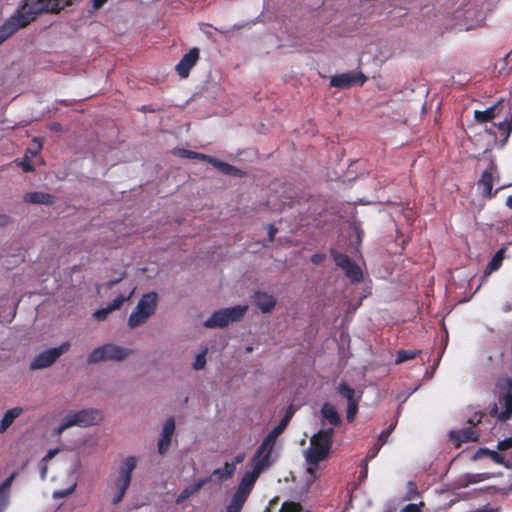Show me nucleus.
I'll list each match as a JSON object with an SVG mask.
<instances>
[{
	"instance_id": "nucleus-1",
	"label": "nucleus",
	"mask_w": 512,
	"mask_h": 512,
	"mask_svg": "<svg viewBox=\"0 0 512 512\" xmlns=\"http://www.w3.org/2000/svg\"><path fill=\"white\" fill-rule=\"evenodd\" d=\"M333 433L334 430L332 428L322 429L311 437L310 446L304 452L307 473L306 481L308 483L313 482L318 477L320 464L328 457Z\"/></svg>"
},
{
	"instance_id": "nucleus-2",
	"label": "nucleus",
	"mask_w": 512,
	"mask_h": 512,
	"mask_svg": "<svg viewBox=\"0 0 512 512\" xmlns=\"http://www.w3.org/2000/svg\"><path fill=\"white\" fill-rule=\"evenodd\" d=\"M138 460L134 456H128L122 460L114 473H112L107 481V491L114 505L119 504L132 481V474L137 466Z\"/></svg>"
},
{
	"instance_id": "nucleus-3",
	"label": "nucleus",
	"mask_w": 512,
	"mask_h": 512,
	"mask_svg": "<svg viewBox=\"0 0 512 512\" xmlns=\"http://www.w3.org/2000/svg\"><path fill=\"white\" fill-rule=\"evenodd\" d=\"M104 418L103 412L97 408H83L70 410L62 415L53 434L60 436L65 430L72 427L87 428L99 425Z\"/></svg>"
},
{
	"instance_id": "nucleus-4",
	"label": "nucleus",
	"mask_w": 512,
	"mask_h": 512,
	"mask_svg": "<svg viewBox=\"0 0 512 512\" xmlns=\"http://www.w3.org/2000/svg\"><path fill=\"white\" fill-rule=\"evenodd\" d=\"M81 0H26L22 7L12 15L21 28L34 20L35 15L43 11L58 12L68 5H73Z\"/></svg>"
},
{
	"instance_id": "nucleus-5",
	"label": "nucleus",
	"mask_w": 512,
	"mask_h": 512,
	"mask_svg": "<svg viewBox=\"0 0 512 512\" xmlns=\"http://www.w3.org/2000/svg\"><path fill=\"white\" fill-rule=\"evenodd\" d=\"M157 305L158 294L156 292L144 294L132 310L128 318V326L130 328H136L146 323V321L154 315Z\"/></svg>"
},
{
	"instance_id": "nucleus-6",
	"label": "nucleus",
	"mask_w": 512,
	"mask_h": 512,
	"mask_svg": "<svg viewBox=\"0 0 512 512\" xmlns=\"http://www.w3.org/2000/svg\"><path fill=\"white\" fill-rule=\"evenodd\" d=\"M248 309L247 305H237L215 311L205 322L207 328H223L232 322L240 320Z\"/></svg>"
},
{
	"instance_id": "nucleus-7",
	"label": "nucleus",
	"mask_w": 512,
	"mask_h": 512,
	"mask_svg": "<svg viewBox=\"0 0 512 512\" xmlns=\"http://www.w3.org/2000/svg\"><path fill=\"white\" fill-rule=\"evenodd\" d=\"M132 354V351L122 346L108 343L99 346L91 351L88 356L89 363H99L102 361H122Z\"/></svg>"
},
{
	"instance_id": "nucleus-8",
	"label": "nucleus",
	"mask_w": 512,
	"mask_h": 512,
	"mask_svg": "<svg viewBox=\"0 0 512 512\" xmlns=\"http://www.w3.org/2000/svg\"><path fill=\"white\" fill-rule=\"evenodd\" d=\"M498 451L488 449H480L476 457L481 455L489 456L495 463L503 465L507 468L512 467V435L499 441L497 445Z\"/></svg>"
},
{
	"instance_id": "nucleus-9",
	"label": "nucleus",
	"mask_w": 512,
	"mask_h": 512,
	"mask_svg": "<svg viewBox=\"0 0 512 512\" xmlns=\"http://www.w3.org/2000/svg\"><path fill=\"white\" fill-rule=\"evenodd\" d=\"M503 394H500L491 410V414L499 420H508L512 415V382L507 379L504 382Z\"/></svg>"
},
{
	"instance_id": "nucleus-10",
	"label": "nucleus",
	"mask_w": 512,
	"mask_h": 512,
	"mask_svg": "<svg viewBox=\"0 0 512 512\" xmlns=\"http://www.w3.org/2000/svg\"><path fill=\"white\" fill-rule=\"evenodd\" d=\"M70 343L64 342L58 347L47 349L38 354L30 364L33 370L44 369L51 366L61 355L70 349Z\"/></svg>"
},
{
	"instance_id": "nucleus-11",
	"label": "nucleus",
	"mask_w": 512,
	"mask_h": 512,
	"mask_svg": "<svg viewBox=\"0 0 512 512\" xmlns=\"http://www.w3.org/2000/svg\"><path fill=\"white\" fill-rule=\"evenodd\" d=\"M276 459L277 453L275 447L262 442L252 458V469L261 474L264 470L268 469Z\"/></svg>"
},
{
	"instance_id": "nucleus-12",
	"label": "nucleus",
	"mask_w": 512,
	"mask_h": 512,
	"mask_svg": "<svg viewBox=\"0 0 512 512\" xmlns=\"http://www.w3.org/2000/svg\"><path fill=\"white\" fill-rule=\"evenodd\" d=\"M366 80L367 77L363 73L350 71L333 75L330 78V85L338 89H348L356 85L362 86Z\"/></svg>"
},
{
	"instance_id": "nucleus-13",
	"label": "nucleus",
	"mask_w": 512,
	"mask_h": 512,
	"mask_svg": "<svg viewBox=\"0 0 512 512\" xmlns=\"http://www.w3.org/2000/svg\"><path fill=\"white\" fill-rule=\"evenodd\" d=\"M334 260L345 273V275L352 282H360L363 278V273L361 268L354 263L348 256L343 254H336L334 256Z\"/></svg>"
},
{
	"instance_id": "nucleus-14",
	"label": "nucleus",
	"mask_w": 512,
	"mask_h": 512,
	"mask_svg": "<svg viewBox=\"0 0 512 512\" xmlns=\"http://www.w3.org/2000/svg\"><path fill=\"white\" fill-rule=\"evenodd\" d=\"M174 431L175 421L173 418H168L163 424L158 440L157 449L159 454L163 455L169 450Z\"/></svg>"
},
{
	"instance_id": "nucleus-15",
	"label": "nucleus",
	"mask_w": 512,
	"mask_h": 512,
	"mask_svg": "<svg viewBox=\"0 0 512 512\" xmlns=\"http://www.w3.org/2000/svg\"><path fill=\"white\" fill-rule=\"evenodd\" d=\"M199 59V49L192 48L186 53L176 65L175 69L180 77L186 78L189 75L191 68L197 63Z\"/></svg>"
},
{
	"instance_id": "nucleus-16",
	"label": "nucleus",
	"mask_w": 512,
	"mask_h": 512,
	"mask_svg": "<svg viewBox=\"0 0 512 512\" xmlns=\"http://www.w3.org/2000/svg\"><path fill=\"white\" fill-rule=\"evenodd\" d=\"M260 473L252 469L251 472L245 473V475L242 478V481L237 489V491L234 493L235 496H238L244 500H247V497L256 481V479L259 477Z\"/></svg>"
},
{
	"instance_id": "nucleus-17",
	"label": "nucleus",
	"mask_w": 512,
	"mask_h": 512,
	"mask_svg": "<svg viewBox=\"0 0 512 512\" xmlns=\"http://www.w3.org/2000/svg\"><path fill=\"white\" fill-rule=\"evenodd\" d=\"M496 169L494 165H490L482 174L481 179L478 182V188L484 196L491 197L494 175Z\"/></svg>"
},
{
	"instance_id": "nucleus-18",
	"label": "nucleus",
	"mask_w": 512,
	"mask_h": 512,
	"mask_svg": "<svg viewBox=\"0 0 512 512\" xmlns=\"http://www.w3.org/2000/svg\"><path fill=\"white\" fill-rule=\"evenodd\" d=\"M135 291L136 286L133 283L123 284L120 294L108 305L113 311L119 310L126 301L130 300Z\"/></svg>"
},
{
	"instance_id": "nucleus-19",
	"label": "nucleus",
	"mask_w": 512,
	"mask_h": 512,
	"mask_svg": "<svg viewBox=\"0 0 512 512\" xmlns=\"http://www.w3.org/2000/svg\"><path fill=\"white\" fill-rule=\"evenodd\" d=\"M24 412L22 407H13L8 409L0 419V434L5 433L14 421Z\"/></svg>"
},
{
	"instance_id": "nucleus-20",
	"label": "nucleus",
	"mask_w": 512,
	"mask_h": 512,
	"mask_svg": "<svg viewBox=\"0 0 512 512\" xmlns=\"http://www.w3.org/2000/svg\"><path fill=\"white\" fill-rule=\"evenodd\" d=\"M478 436L479 433L474 427L450 432V438L454 440L457 445L463 442L475 441L478 439Z\"/></svg>"
},
{
	"instance_id": "nucleus-21",
	"label": "nucleus",
	"mask_w": 512,
	"mask_h": 512,
	"mask_svg": "<svg viewBox=\"0 0 512 512\" xmlns=\"http://www.w3.org/2000/svg\"><path fill=\"white\" fill-rule=\"evenodd\" d=\"M254 303L263 313H268L274 309L276 300L268 293L257 292L254 296Z\"/></svg>"
},
{
	"instance_id": "nucleus-22",
	"label": "nucleus",
	"mask_w": 512,
	"mask_h": 512,
	"mask_svg": "<svg viewBox=\"0 0 512 512\" xmlns=\"http://www.w3.org/2000/svg\"><path fill=\"white\" fill-rule=\"evenodd\" d=\"M16 473H12L1 485H0V512H4L9 505L10 499V488Z\"/></svg>"
},
{
	"instance_id": "nucleus-23",
	"label": "nucleus",
	"mask_w": 512,
	"mask_h": 512,
	"mask_svg": "<svg viewBox=\"0 0 512 512\" xmlns=\"http://www.w3.org/2000/svg\"><path fill=\"white\" fill-rule=\"evenodd\" d=\"M208 478H201L198 479L195 483L187 486L185 489H183L180 494L178 495L176 499L177 504L183 503L185 500H187L189 497L197 493L207 482Z\"/></svg>"
},
{
	"instance_id": "nucleus-24",
	"label": "nucleus",
	"mask_w": 512,
	"mask_h": 512,
	"mask_svg": "<svg viewBox=\"0 0 512 512\" xmlns=\"http://www.w3.org/2000/svg\"><path fill=\"white\" fill-rule=\"evenodd\" d=\"M26 203L31 204H52L54 203V196L44 192H28L23 196Z\"/></svg>"
},
{
	"instance_id": "nucleus-25",
	"label": "nucleus",
	"mask_w": 512,
	"mask_h": 512,
	"mask_svg": "<svg viewBox=\"0 0 512 512\" xmlns=\"http://www.w3.org/2000/svg\"><path fill=\"white\" fill-rule=\"evenodd\" d=\"M20 25L12 16L0 27V45L20 29Z\"/></svg>"
},
{
	"instance_id": "nucleus-26",
	"label": "nucleus",
	"mask_w": 512,
	"mask_h": 512,
	"mask_svg": "<svg viewBox=\"0 0 512 512\" xmlns=\"http://www.w3.org/2000/svg\"><path fill=\"white\" fill-rule=\"evenodd\" d=\"M507 250V247L504 246L502 247L501 249H499L495 254L494 256L492 257V259L490 260V262L487 264L486 268H485V271L484 273L486 275H490L492 274L493 272L497 271L501 265H502V261L504 260L505 258V252Z\"/></svg>"
},
{
	"instance_id": "nucleus-27",
	"label": "nucleus",
	"mask_w": 512,
	"mask_h": 512,
	"mask_svg": "<svg viewBox=\"0 0 512 512\" xmlns=\"http://www.w3.org/2000/svg\"><path fill=\"white\" fill-rule=\"evenodd\" d=\"M502 101H499L496 105H493L487 108L484 111H474V118L476 121L483 123L487 121H491L497 116L498 106Z\"/></svg>"
},
{
	"instance_id": "nucleus-28",
	"label": "nucleus",
	"mask_w": 512,
	"mask_h": 512,
	"mask_svg": "<svg viewBox=\"0 0 512 512\" xmlns=\"http://www.w3.org/2000/svg\"><path fill=\"white\" fill-rule=\"evenodd\" d=\"M322 417L327 420L331 425H338L340 423V417L335 407L329 403H325L321 409Z\"/></svg>"
},
{
	"instance_id": "nucleus-29",
	"label": "nucleus",
	"mask_w": 512,
	"mask_h": 512,
	"mask_svg": "<svg viewBox=\"0 0 512 512\" xmlns=\"http://www.w3.org/2000/svg\"><path fill=\"white\" fill-rule=\"evenodd\" d=\"M337 392L345 397L348 403L359 402L361 399V394H357L356 391L346 383H340L337 387Z\"/></svg>"
},
{
	"instance_id": "nucleus-30",
	"label": "nucleus",
	"mask_w": 512,
	"mask_h": 512,
	"mask_svg": "<svg viewBox=\"0 0 512 512\" xmlns=\"http://www.w3.org/2000/svg\"><path fill=\"white\" fill-rule=\"evenodd\" d=\"M210 164H212L216 169L221 171L223 174L234 175V176L241 175V171L238 170L236 167H234L226 162H223L221 160H218L216 158L214 160H210Z\"/></svg>"
},
{
	"instance_id": "nucleus-31",
	"label": "nucleus",
	"mask_w": 512,
	"mask_h": 512,
	"mask_svg": "<svg viewBox=\"0 0 512 512\" xmlns=\"http://www.w3.org/2000/svg\"><path fill=\"white\" fill-rule=\"evenodd\" d=\"M487 473H476V474H465L459 480V485L462 487H467L471 484L482 482L488 479Z\"/></svg>"
},
{
	"instance_id": "nucleus-32",
	"label": "nucleus",
	"mask_w": 512,
	"mask_h": 512,
	"mask_svg": "<svg viewBox=\"0 0 512 512\" xmlns=\"http://www.w3.org/2000/svg\"><path fill=\"white\" fill-rule=\"evenodd\" d=\"M235 472V463H225L224 467L217 468L213 471L212 475L218 477L219 480H226Z\"/></svg>"
},
{
	"instance_id": "nucleus-33",
	"label": "nucleus",
	"mask_w": 512,
	"mask_h": 512,
	"mask_svg": "<svg viewBox=\"0 0 512 512\" xmlns=\"http://www.w3.org/2000/svg\"><path fill=\"white\" fill-rule=\"evenodd\" d=\"M285 430V427L281 424H278L277 426H275L269 433L268 435L265 437V439L263 440L264 443L270 445V446H273L275 447L276 445V440L278 438V436L280 434H282V432Z\"/></svg>"
},
{
	"instance_id": "nucleus-34",
	"label": "nucleus",
	"mask_w": 512,
	"mask_h": 512,
	"mask_svg": "<svg viewBox=\"0 0 512 512\" xmlns=\"http://www.w3.org/2000/svg\"><path fill=\"white\" fill-rule=\"evenodd\" d=\"M208 353V348H203L194 358L192 362V368L194 370H201L206 365V356Z\"/></svg>"
},
{
	"instance_id": "nucleus-35",
	"label": "nucleus",
	"mask_w": 512,
	"mask_h": 512,
	"mask_svg": "<svg viewBox=\"0 0 512 512\" xmlns=\"http://www.w3.org/2000/svg\"><path fill=\"white\" fill-rule=\"evenodd\" d=\"M419 354L418 350H400L397 352L395 359L396 364L403 363L405 361L415 358Z\"/></svg>"
},
{
	"instance_id": "nucleus-36",
	"label": "nucleus",
	"mask_w": 512,
	"mask_h": 512,
	"mask_svg": "<svg viewBox=\"0 0 512 512\" xmlns=\"http://www.w3.org/2000/svg\"><path fill=\"white\" fill-rule=\"evenodd\" d=\"M246 500L233 495L225 512H240Z\"/></svg>"
},
{
	"instance_id": "nucleus-37",
	"label": "nucleus",
	"mask_w": 512,
	"mask_h": 512,
	"mask_svg": "<svg viewBox=\"0 0 512 512\" xmlns=\"http://www.w3.org/2000/svg\"><path fill=\"white\" fill-rule=\"evenodd\" d=\"M396 424H397V420H395L394 423H392L387 429L383 430L379 434L378 439H377V443L379 444V447H382L388 441V438H389L390 434L392 433V431L395 429Z\"/></svg>"
},
{
	"instance_id": "nucleus-38",
	"label": "nucleus",
	"mask_w": 512,
	"mask_h": 512,
	"mask_svg": "<svg viewBox=\"0 0 512 512\" xmlns=\"http://www.w3.org/2000/svg\"><path fill=\"white\" fill-rule=\"evenodd\" d=\"M113 312V310L110 308L109 305H107L105 308H101V309H98L96 310L94 313H93V317L97 320V321H103L107 318V316L109 315V313Z\"/></svg>"
},
{
	"instance_id": "nucleus-39",
	"label": "nucleus",
	"mask_w": 512,
	"mask_h": 512,
	"mask_svg": "<svg viewBox=\"0 0 512 512\" xmlns=\"http://www.w3.org/2000/svg\"><path fill=\"white\" fill-rule=\"evenodd\" d=\"M76 488V483H72L70 487L64 490H56L53 492L52 496L54 499L64 498L73 493Z\"/></svg>"
},
{
	"instance_id": "nucleus-40",
	"label": "nucleus",
	"mask_w": 512,
	"mask_h": 512,
	"mask_svg": "<svg viewBox=\"0 0 512 512\" xmlns=\"http://www.w3.org/2000/svg\"><path fill=\"white\" fill-rule=\"evenodd\" d=\"M358 403L359 402L348 403V405H347V420L348 421H352L355 418L357 411H358Z\"/></svg>"
},
{
	"instance_id": "nucleus-41",
	"label": "nucleus",
	"mask_w": 512,
	"mask_h": 512,
	"mask_svg": "<svg viewBox=\"0 0 512 512\" xmlns=\"http://www.w3.org/2000/svg\"><path fill=\"white\" fill-rule=\"evenodd\" d=\"M174 154L179 157L192 158V159H194V156H195L194 151L187 150V149H181V148L174 150Z\"/></svg>"
},
{
	"instance_id": "nucleus-42",
	"label": "nucleus",
	"mask_w": 512,
	"mask_h": 512,
	"mask_svg": "<svg viewBox=\"0 0 512 512\" xmlns=\"http://www.w3.org/2000/svg\"><path fill=\"white\" fill-rule=\"evenodd\" d=\"M400 512H421V508L417 504H408L400 510Z\"/></svg>"
},
{
	"instance_id": "nucleus-43",
	"label": "nucleus",
	"mask_w": 512,
	"mask_h": 512,
	"mask_svg": "<svg viewBox=\"0 0 512 512\" xmlns=\"http://www.w3.org/2000/svg\"><path fill=\"white\" fill-rule=\"evenodd\" d=\"M511 54H512V48H511V51L502 59L504 66L501 67V70H507V69H509V66L512 65Z\"/></svg>"
},
{
	"instance_id": "nucleus-44",
	"label": "nucleus",
	"mask_w": 512,
	"mask_h": 512,
	"mask_svg": "<svg viewBox=\"0 0 512 512\" xmlns=\"http://www.w3.org/2000/svg\"><path fill=\"white\" fill-rule=\"evenodd\" d=\"M34 142L36 144V148H35V150L28 149V151L26 153V158H28V154H31V156H35L38 153V151L40 150V148L42 146L41 142L38 141V139H36V138L34 139Z\"/></svg>"
},
{
	"instance_id": "nucleus-45",
	"label": "nucleus",
	"mask_w": 512,
	"mask_h": 512,
	"mask_svg": "<svg viewBox=\"0 0 512 512\" xmlns=\"http://www.w3.org/2000/svg\"><path fill=\"white\" fill-rule=\"evenodd\" d=\"M194 159H199V160L207 161V162H209V163H210V160H214L215 158H214V157H211V156H209V155H206V154H202V153H197V152H195Z\"/></svg>"
},
{
	"instance_id": "nucleus-46",
	"label": "nucleus",
	"mask_w": 512,
	"mask_h": 512,
	"mask_svg": "<svg viewBox=\"0 0 512 512\" xmlns=\"http://www.w3.org/2000/svg\"><path fill=\"white\" fill-rule=\"evenodd\" d=\"M20 165H21L23 171H25V172H31L34 169L33 166L29 163L28 160L22 161L20 163Z\"/></svg>"
},
{
	"instance_id": "nucleus-47",
	"label": "nucleus",
	"mask_w": 512,
	"mask_h": 512,
	"mask_svg": "<svg viewBox=\"0 0 512 512\" xmlns=\"http://www.w3.org/2000/svg\"><path fill=\"white\" fill-rule=\"evenodd\" d=\"M57 452H58V450H57V449H50V450L46 453L45 457L43 458V462H45V461H48V460L52 459V458L57 454Z\"/></svg>"
},
{
	"instance_id": "nucleus-48",
	"label": "nucleus",
	"mask_w": 512,
	"mask_h": 512,
	"mask_svg": "<svg viewBox=\"0 0 512 512\" xmlns=\"http://www.w3.org/2000/svg\"><path fill=\"white\" fill-rule=\"evenodd\" d=\"M381 447H379V444L376 442L374 448L369 452L368 458L373 459L378 454Z\"/></svg>"
},
{
	"instance_id": "nucleus-49",
	"label": "nucleus",
	"mask_w": 512,
	"mask_h": 512,
	"mask_svg": "<svg viewBox=\"0 0 512 512\" xmlns=\"http://www.w3.org/2000/svg\"><path fill=\"white\" fill-rule=\"evenodd\" d=\"M108 0H92V5L94 9L101 8Z\"/></svg>"
},
{
	"instance_id": "nucleus-50",
	"label": "nucleus",
	"mask_w": 512,
	"mask_h": 512,
	"mask_svg": "<svg viewBox=\"0 0 512 512\" xmlns=\"http://www.w3.org/2000/svg\"><path fill=\"white\" fill-rule=\"evenodd\" d=\"M245 459L244 453H239L235 456L234 461L232 463H235V466L239 463H242Z\"/></svg>"
},
{
	"instance_id": "nucleus-51",
	"label": "nucleus",
	"mask_w": 512,
	"mask_h": 512,
	"mask_svg": "<svg viewBox=\"0 0 512 512\" xmlns=\"http://www.w3.org/2000/svg\"><path fill=\"white\" fill-rule=\"evenodd\" d=\"M9 221H10L9 216H7L5 214L0 215V226H4V225L8 224Z\"/></svg>"
},
{
	"instance_id": "nucleus-52",
	"label": "nucleus",
	"mask_w": 512,
	"mask_h": 512,
	"mask_svg": "<svg viewBox=\"0 0 512 512\" xmlns=\"http://www.w3.org/2000/svg\"><path fill=\"white\" fill-rule=\"evenodd\" d=\"M291 419V415L289 413H287L283 418L282 420L280 421L279 424L283 425L285 428L287 427L289 421Z\"/></svg>"
},
{
	"instance_id": "nucleus-53",
	"label": "nucleus",
	"mask_w": 512,
	"mask_h": 512,
	"mask_svg": "<svg viewBox=\"0 0 512 512\" xmlns=\"http://www.w3.org/2000/svg\"><path fill=\"white\" fill-rule=\"evenodd\" d=\"M291 419V415L289 413H287L283 418L282 420L280 421L279 424L283 425L285 428L287 427L289 421Z\"/></svg>"
},
{
	"instance_id": "nucleus-54",
	"label": "nucleus",
	"mask_w": 512,
	"mask_h": 512,
	"mask_svg": "<svg viewBox=\"0 0 512 512\" xmlns=\"http://www.w3.org/2000/svg\"><path fill=\"white\" fill-rule=\"evenodd\" d=\"M322 259H323V256L320 254H315L311 258L312 262L315 264H319L322 261Z\"/></svg>"
},
{
	"instance_id": "nucleus-55",
	"label": "nucleus",
	"mask_w": 512,
	"mask_h": 512,
	"mask_svg": "<svg viewBox=\"0 0 512 512\" xmlns=\"http://www.w3.org/2000/svg\"><path fill=\"white\" fill-rule=\"evenodd\" d=\"M46 475H47V466L42 465L40 468V476L44 480L46 478Z\"/></svg>"
},
{
	"instance_id": "nucleus-56",
	"label": "nucleus",
	"mask_w": 512,
	"mask_h": 512,
	"mask_svg": "<svg viewBox=\"0 0 512 512\" xmlns=\"http://www.w3.org/2000/svg\"><path fill=\"white\" fill-rule=\"evenodd\" d=\"M268 233H269V237H270V239L272 240V239H273V237H274V235L277 233V229H276V228H274L273 226H270V227H269V232H268Z\"/></svg>"
},
{
	"instance_id": "nucleus-57",
	"label": "nucleus",
	"mask_w": 512,
	"mask_h": 512,
	"mask_svg": "<svg viewBox=\"0 0 512 512\" xmlns=\"http://www.w3.org/2000/svg\"><path fill=\"white\" fill-rule=\"evenodd\" d=\"M506 205L512 209V195L507 198Z\"/></svg>"
},
{
	"instance_id": "nucleus-58",
	"label": "nucleus",
	"mask_w": 512,
	"mask_h": 512,
	"mask_svg": "<svg viewBox=\"0 0 512 512\" xmlns=\"http://www.w3.org/2000/svg\"><path fill=\"white\" fill-rule=\"evenodd\" d=\"M119 280H111L107 283V287L111 288L113 287Z\"/></svg>"
},
{
	"instance_id": "nucleus-59",
	"label": "nucleus",
	"mask_w": 512,
	"mask_h": 512,
	"mask_svg": "<svg viewBox=\"0 0 512 512\" xmlns=\"http://www.w3.org/2000/svg\"><path fill=\"white\" fill-rule=\"evenodd\" d=\"M367 474V466L365 467L364 473H361V476H365Z\"/></svg>"
},
{
	"instance_id": "nucleus-60",
	"label": "nucleus",
	"mask_w": 512,
	"mask_h": 512,
	"mask_svg": "<svg viewBox=\"0 0 512 512\" xmlns=\"http://www.w3.org/2000/svg\"><path fill=\"white\" fill-rule=\"evenodd\" d=\"M367 474V466L365 467L364 473H361V476H365Z\"/></svg>"
},
{
	"instance_id": "nucleus-61",
	"label": "nucleus",
	"mask_w": 512,
	"mask_h": 512,
	"mask_svg": "<svg viewBox=\"0 0 512 512\" xmlns=\"http://www.w3.org/2000/svg\"><path fill=\"white\" fill-rule=\"evenodd\" d=\"M412 393H413V391L409 392V393H408V395L404 398V400H403V401H405V400H406V398H407L409 395H412Z\"/></svg>"
}]
</instances>
